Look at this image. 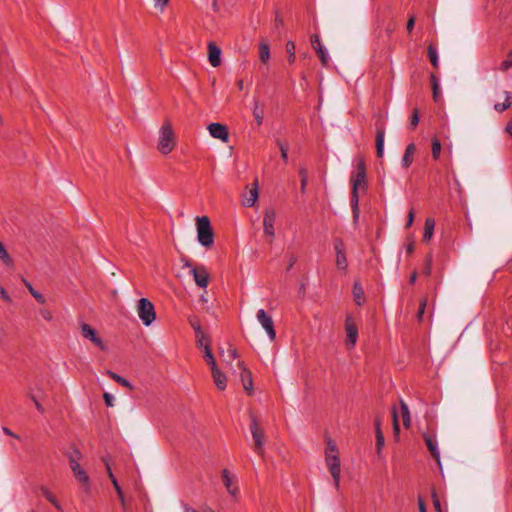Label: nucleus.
Listing matches in <instances>:
<instances>
[{
    "mask_svg": "<svg viewBox=\"0 0 512 512\" xmlns=\"http://www.w3.org/2000/svg\"><path fill=\"white\" fill-rule=\"evenodd\" d=\"M328 454L338 455L337 446H336V444L331 439H328V441H327L325 457H328Z\"/></svg>",
    "mask_w": 512,
    "mask_h": 512,
    "instance_id": "nucleus-45",
    "label": "nucleus"
},
{
    "mask_svg": "<svg viewBox=\"0 0 512 512\" xmlns=\"http://www.w3.org/2000/svg\"><path fill=\"white\" fill-rule=\"evenodd\" d=\"M237 366L239 367L241 373L240 378L243 385L244 390L249 394L252 395L253 393V380H252V374L250 370L246 368L243 361H238Z\"/></svg>",
    "mask_w": 512,
    "mask_h": 512,
    "instance_id": "nucleus-16",
    "label": "nucleus"
},
{
    "mask_svg": "<svg viewBox=\"0 0 512 512\" xmlns=\"http://www.w3.org/2000/svg\"><path fill=\"white\" fill-rule=\"evenodd\" d=\"M222 480L224 486L226 487L228 493L232 496H235L238 493V487L232 485V479L230 477V472L227 469L222 471Z\"/></svg>",
    "mask_w": 512,
    "mask_h": 512,
    "instance_id": "nucleus-22",
    "label": "nucleus"
},
{
    "mask_svg": "<svg viewBox=\"0 0 512 512\" xmlns=\"http://www.w3.org/2000/svg\"><path fill=\"white\" fill-rule=\"evenodd\" d=\"M137 313L145 326L151 325L156 319V311L153 303L147 298H141L137 304Z\"/></svg>",
    "mask_w": 512,
    "mask_h": 512,
    "instance_id": "nucleus-4",
    "label": "nucleus"
},
{
    "mask_svg": "<svg viewBox=\"0 0 512 512\" xmlns=\"http://www.w3.org/2000/svg\"><path fill=\"white\" fill-rule=\"evenodd\" d=\"M69 455H72L73 458L77 459V461H79L81 458V452L77 448H73L72 453H70Z\"/></svg>",
    "mask_w": 512,
    "mask_h": 512,
    "instance_id": "nucleus-61",
    "label": "nucleus"
},
{
    "mask_svg": "<svg viewBox=\"0 0 512 512\" xmlns=\"http://www.w3.org/2000/svg\"><path fill=\"white\" fill-rule=\"evenodd\" d=\"M505 132L512 136V120L507 123Z\"/></svg>",
    "mask_w": 512,
    "mask_h": 512,
    "instance_id": "nucleus-63",
    "label": "nucleus"
},
{
    "mask_svg": "<svg viewBox=\"0 0 512 512\" xmlns=\"http://www.w3.org/2000/svg\"><path fill=\"white\" fill-rule=\"evenodd\" d=\"M259 58L264 63L270 59V46L267 39H262L259 43Z\"/></svg>",
    "mask_w": 512,
    "mask_h": 512,
    "instance_id": "nucleus-24",
    "label": "nucleus"
},
{
    "mask_svg": "<svg viewBox=\"0 0 512 512\" xmlns=\"http://www.w3.org/2000/svg\"><path fill=\"white\" fill-rule=\"evenodd\" d=\"M419 123V110L415 108L410 117V125L414 129Z\"/></svg>",
    "mask_w": 512,
    "mask_h": 512,
    "instance_id": "nucleus-49",
    "label": "nucleus"
},
{
    "mask_svg": "<svg viewBox=\"0 0 512 512\" xmlns=\"http://www.w3.org/2000/svg\"><path fill=\"white\" fill-rule=\"evenodd\" d=\"M299 176H300V178H301V179H306V180H308V172H307L306 168L301 167V168L299 169Z\"/></svg>",
    "mask_w": 512,
    "mask_h": 512,
    "instance_id": "nucleus-60",
    "label": "nucleus"
},
{
    "mask_svg": "<svg viewBox=\"0 0 512 512\" xmlns=\"http://www.w3.org/2000/svg\"><path fill=\"white\" fill-rule=\"evenodd\" d=\"M250 431L254 440L253 449L258 455L262 456L264 454V429L260 426L257 418L253 415L251 416Z\"/></svg>",
    "mask_w": 512,
    "mask_h": 512,
    "instance_id": "nucleus-5",
    "label": "nucleus"
},
{
    "mask_svg": "<svg viewBox=\"0 0 512 512\" xmlns=\"http://www.w3.org/2000/svg\"><path fill=\"white\" fill-rule=\"evenodd\" d=\"M258 199V183L255 181L248 192V195H245L243 199V205L246 207L254 206L255 202Z\"/></svg>",
    "mask_w": 512,
    "mask_h": 512,
    "instance_id": "nucleus-21",
    "label": "nucleus"
},
{
    "mask_svg": "<svg viewBox=\"0 0 512 512\" xmlns=\"http://www.w3.org/2000/svg\"><path fill=\"white\" fill-rule=\"evenodd\" d=\"M400 407H401V416H402L403 425L406 428H408L410 426L409 408H408L407 404L404 401L400 402Z\"/></svg>",
    "mask_w": 512,
    "mask_h": 512,
    "instance_id": "nucleus-34",
    "label": "nucleus"
},
{
    "mask_svg": "<svg viewBox=\"0 0 512 512\" xmlns=\"http://www.w3.org/2000/svg\"><path fill=\"white\" fill-rule=\"evenodd\" d=\"M428 58H429L431 64H437L438 52H437V48L433 44H430L428 46Z\"/></svg>",
    "mask_w": 512,
    "mask_h": 512,
    "instance_id": "nucleus-41",
    "label": "nucleus"
},
{
    "mask_svg": "<svg viewBox=\"0 0 512 512\" xmlns=\"http://www.w3.org/2000/svg\"><path fill=\"white\" fill-rule=\"evenodd\" d=\"M430 80H431V87L433 92V100L435 102H438L440 99V87H439V81L434 72L430 73Z\"/></svg>",
    "mask_w": 512,
    "mask_h": 512,
    "instance_id": "nucleus-27",
    "label": "nucleus"
},
{
    "mask_svg": "<svg viewBox=\"0 0 512 512\" xmlns=\"http://www.w3.org/2000/svg\"><path fill=\"white\" fill-rule=\"evenodd\" d=\"M432 497H433V504H434V507L435 509L438 511V512H441V504H440V500L438 499L436 493H433L432 494Z\"/></svg>",
    "mask_w": 512,
    "mask_h": 512,
    "instance_id": "nucleus-56",
    "label": "nucleus"
},
{
    "mask_svg": "<svg viewBox=\"0 0 512 512\" xmlns=\"http://www.w3.org/2000/svg\"><path fill=\"white\" fill-rule=\"evenodd\" d=\"M511 99H512V93L506 92V100H505V102L495 104L494 105V109L497 112H499V113L504 112L505 110H507L511 106Z\"/></svg>",
    "mask_w": 512,
    "mask_h": 512,
    "instance_id": "nucleus-35",
    "label": "nucleus"
},
{
    "mask_svg": "<svg viewBox=\"0 0 512 512\" xmlns=\"http://www.w3.org/2000/svg\"><path fill=\"white\" fill-rule=\"evenodd\" d=\"M423 439L425 441V444H426L431 456L436 460L438 466L441 468L440 453H439V450L437 447L436 439L426 433L423 434Z\"/></svg>",
    "mask_w": 512,
    "mask_h": 512,
    "instance_id": "nucleus-17",
    "label": "nucleus"
},
{
    "mask_svg": "<svg viewBox=\"0 0 512 512\" xmlns=\"http://www.w3.org/2000/svg\"><path fill=\"white\" fill-rule=\"evenodd\" d=\"M334 250L336 253V267L339 270L346 271L348 267L346 248L341 238H336L334 240Z\"/></svg>",
    "mask_w": 512,
    "mask_h": 512,
    "instance_id": "nucleus-10",
    "label": "nucleus"
},
{
    "mask_svg": "<svg viewBox=\"0 0 512 512\" xmlns=\"http://www.w3.org/2000/svg\"><path fill=\"white\" fill-rule=\"evenodd\" d=\"M0 298H2L7 303H10L12 301L11 297L7 294L5 289L1 286H0Z\"/></svg>",
    "mask_w": 512,
    "mask_h": 512,
    "instance_id": "nucleus-53",
    "label": "nucleus"
},
{
    "mask_svg": "<svg viewBox=\"0 0 512 512\" xmlns=\"http://www.w3.org/2000/svg\"><path fill=\"white\" fill-rule=\"evenodd\" d=\"M103 399L107 407H112L114 405V397L110 393L105 392L103 394Z\"/></svg>",
    "mask_w": 512,
    "mask_h": 512,
    "instance_id": "nucleus-50",
    "label": "nucleus"
},
{
    "mask_svg": "<svg viewBox=\"0 0 512 512\" xmlns=\"http://www.w3.org/2000/svg\"><path fill=\"white\" fill-rule=\"evenodd\" d=\"M107 375L113 379L115 382H117L118 384H120L121 386H124V387H127L129 389H133V386L132 384L125 378H123L122 376L116 374L115 372L111 371V370H107Z\"/></svg>",
    "mask_w": 512,
    "mask_h": 512,
    "instance_id": "nucleus-30",
    "label": "nucleus"
},
{
    "mask_svg": "<svg viewBox=\"0 0 512 512\" xmlns=\"http://www.w3.org/2000/svg\"><path fill=\"white\" fill-rule=\"evenodd\" d=\"M184 267L190 268V272L193 275L194 281L199 287L206 288L208 286L210 275L204 265L194 266L189 260H186Z\"/></svg>",
    "mask_w": 512,
    "mask_h": 512,
    "instance_id": "nucleus-6",
    "label": "nucleus"
},
{
    "mask_svg": "<svg viewBox=\"0 0 512 512\" xmlns=\"http://www.w3.org/2000/svg\"><path fill=\"white\" fill-rule=\"evenodd\" d=\"M256 318L258 322L261 324V326L266 331L269 339L271 341H274L276 339V330L274 327V322L272 320V317L267 315L266 311L264 309H260L257 311Z\"/></svg>",
    "mask_w": 512,
    "mask_h": 512,
    "instance_id": "nucleus-8",
    "label": "nucleus"
},
{
    "mask_svg": "<svg viewBox=\"0 0 512 512\" xmlns=\"http://www.w3.org/2000/svg\"><path fill=\"white\" fill-rule=\"evenodd\" d=\"M30 398L32 399V401L34 402L35 404V407L36 409L40 412V413H44V408L43 406L41 405V403L33 396V395H30Z\"/></svg>",
    "mask_w": 512,
    "mask_h": 512,
    "instance_id": "nucleus-58",
    "label": "nucleus"
},
{
    "mask_svg": "<svg viewBox=\"0 0 512 512\" xmlns=\"http://www.w3.org/2000/svg\"><path fill=\"white\" fill-rule=\"evenodd\" d=\"M415 16L414 15H411L408 19V22H407V25H406V29H407V32L410 34L414 28V25H415Z\"/></svg>",
    "mask_w": 512,
    "mask_h": 512,
    "instance_id": "nucleus-51",
    "label": "nucleus"
},
{
    "mask_svg": "<svg viewBox=\"0 0 512 512\" xmlns=\"http://www.w3.org/2000/svg\"><path fill=\"white\" fill-rule=\"evenodd\" d=\"M351 206H352L353 220L356 222L359 219V215H360L359 196L351 197Z\"/></svg>",
    "mask_w": 512,
    "mask_h": 512,
    "instance_id": "nucleus-39",
    "label": "nucleus"
},
{
    "mask_svg": "<svg viewBox=\"0 0 512 512\" xmlns=\"http://www.w3.org/2000/svg\"><path fill=\"white\" fill-rule=\"evenodd\" d=\"M427 302H428V300H427V298H426V297H425V298H422V299L420 300L419 308H418V312H417V318H418V320H419V321H421V320H422V318H423V315H424V313H425V309H426Z\"/></svg>",
    "mask_w": 512,
    "mask_h": 512,
    "instance_id": "nucleus-46",
    "label": "nucleus"
},
{
    "mask_svg": "<svg viewBox=\"0 0 512 512\" xmlns=\"http://www.w3.org/2000/svg\"><path fill=\"white\" fill-rule=\"evenodd\" d=\"M207 129L213 138L219 139L225 143L229 141V130L226 125L221 123H211L208 125Z\"/></svg>",
    "mask_w": 512,
    "mask_h": 512,
    "instance_id": "nucleus-14",
    "label": "nucleus"
},
{
    "mask_svg": "<svg viewBox=\"0 0 512 512\" xmlns=\"http://www.w3.org/2000/svg\"><path fill=\"white\" fill-rule=\"evenodd\" d=\"M0 260L8 267L13 266V260L5 249L3 243L0 241Z\"/></svg>",
    "mask_w": 512,
    "mask_h": 512,
    "instance_id": "nucleus-36",
    "label": "nucleus"
},
{
    "mask_svg": "<svg viewBox=\"0 0 512 512\" xmlns=\"http://www.w3.org/2000/svg\"><path fill=\"white\" fill-rule=\"evenodd\" d=\"M376 426V448L377 452L379 453L382 447L384 446L385 438L380 428V420L376 419L375 422Z\"/></svg>",
    "mask_w": 512,
    "mask_h": 512,
    "instance_id": "nucleus-31",
    "label": "nucleus"
},
{
    "mask_svg": "<svg viewBox=\"0 0 512 512\" xmlns=\"http://www.w3.org/2000/svg\"><path fill=\"white\" fill-rule=\"evenodd\" d=\"M116 493H117V496L121 502V505L123 507V509H126V502H125V498H124V493L122 491V488L120 487L119 483L118 482H115V487H114Z\"/></svg>",
    "mask_w": 512,
    "mask_h": 512,
    "instance_id": "nucleus-47",
    "label": "nucleus"
},
{
    "mask_svg": "<svg viewBox=\"0 0 512 512\" xmlns=\"http://www.w3.org/2000/svg\"><path fill=\"white\" fill-rule=\"evenodd\" d=\"M204 358H205L207 364L211 367V369L217 367L216 360L212 354V350H211V346H210V339H207V342L205 343Z\"/></svg>",
    "mask_w": 512,
    "mask_h": 512,
    "instance_id": "nucleus-26",
    "label": "nucleus"
},
{
    "mask_svg": "<svg viewBox=\"0 0 512 512\" xmlns=\"http://www.w3.org/2000/svg\"><path fill=\"white\" fill-rule=\"evenodd\" d=\"M276 220V212L273 208H267L264 213L263 229L265 235L273 238L275 236L274 223Z\"/></svg>",
    "mask_w": 512,
    "mask_h": 512,
    "instance_id": "nucleus-15",
    "label": "nucleus"
},
{
    "mask_svg": "<svg viewBox=\"0 0 512 512\" xmlns=\"http://www.w3.org/2000/svg\"><path fill=\"white\" fill-rule=\"evenodd\" d=\"M214 382L219 390L226 388V376L218 369V367L211 369Z\"/></svg>",
    "mask_w": 512,
    "mask_h": 512,
    "instance_id": "nucleus-23",
    "label": "nucleus"
},
{
    "mask_svg": "<svg viewBox=\"0 0 512 512\" xmlns=\"http://www.w3.org/2000/svg\"><path fill=\"white\" fill-rule=\"evenodd\" d=\"M431 272H432V255H431V254H428V255L425 257L423 273H424L426 276H430V275H431Z\"/></svg>",
    "mask_w": 512,
    "mask_h": 512,
    "instance_id": "nucleus-43",
    "label": "nucleus"
},
{
    "mask_svg": "<svg viewBox=\"0 0 512 512\" xmlns=\"http://www.w3.org/2000/svg\"><path fill=\"white\" fill-rule=\"evenodd\" d=\"M415 152L416 145L414 143H410L406 146V149L401 160V165L404 169H408L412 165Z\"/></svg>",
    "mask_w": 512,
    "mask_h": 512,
    "instance_id": "nucleus-18",
    "label": "nucleus"
},
{
    "mask_svg": "<svg viewBox=\"0 0 512 512\" xmlns=\"http://www.w3.org/2000/svg\"><path fill=\"white\" fill-rule=\"evenodd\" d=\"M41 491L43 496L59 511H62V506L53 493L46 487H42Z\"/></svg>",
    "mask_w": 512,
    "mask_h": 512,
    "instance_id": "nucleus-29",
    "label": "nucleus"
},
{
    "mask_svg": "<svg viewBox=\"0 0 512 512\" xmlns=\"http://www.w3.org/2000/svg\"><path fill=\"white\" fill-rule=\"evenodd\" d=\"M207 339H209V337H207L203 331L200 332V334H196V344L199 348H204L205 349V343L207 342Z\"/></svg>",
    "mask_w": 512,
    "mask_h": 512,
    "instance_id": "nucleus-48",
    "label": "nucleus"
},
{
    "mask_svg": "<svg viewBox=\"0 0 512 512\" xmlns=\"http://www.w3.org/2000/svg\"><path fill=\"white\" fill-rule=\"evenodd\" d=\"M40 314L41 316L46 320V321H51L52 320V313L49 311V310H41L40 311Z\"/></svg>",
    "mask_w": 512,
    "mask_h": 512,
    "instance_id": "nucleus-57",
    "label": "nucleus"
},
{
    "mask_svg": "<svg viewBox=\"0 0 512 512\" xmlns=\"http://www.w3.org/2000/svg\"><path fill=\"white\" fill-rule=\"evenodd\" d=\"M345 328L347 333V340L351 346H354L358 338V329L350 317L346 319Z\"/></svg>",
    "mask_w": 512,
    "mask_h": 512,
    "instance_id": "nucleus-19",
    "label": "nucleus"
},
{
    "mask_svg": "<svg viewBox=\"0 0 512 512\" xmlns=\"http://www.w3.org/2000/svg\"><path fill=\"white\" fill-rule=\"evenodd\" d=\"M296 262H297V256H295L294 254L289 255L287 270H290L295 265Z\"/></svg>",
    "mask_w": 512,
    "mask_h": 512,
    "instance_id": "nucleus-54",
    "label": "nucleus"
},
{
    "mask_svg": "<svg viewBox=\"0 0 512 512\" xmlns=\"http://www.w3.org/2000/svg\"><path fill=\"white\" fill-rule=\"evenodd\" d=\"M227 353H228V355H227V356H228V358H230V359H233V360H234V359L238 358V352H237V350H236L234 347H232L231 345L229 346V348H228V350H227Z\"/></svg>",
    "mask_w": 512,
    "mask_h": 512,
    "instance_id": "nucleus-52",
    "label": "nucleus"
},
{
    "mask_svg": "<svg viewBox=\"0 0 512 512\" xmlns=\"http://www.w3.org/2000/svg\"><path fill=\"white\" fill-rule=\"evenodd\" d=\"M501 64H512V50L509 51L507 59H505Z\"/></svg>",
    "mask_w": 512,
    "mask_h": 512,
    "instance_id": "nucleus-64",
    "label": "nucleus"
},
{
    "mask_svg": "<svg viewBox=\"0 0 512 512\" xmlns=\"http://www.w3.org/2000/svg\"><path fill=\"white\" fill-rule=\"evenodd\" d=\"M81 334L85 339L90 340L93 344H95L100 350L106 351L107 347L105 346L102 339L98 336L97 331L87 323H81Z\"/></svg>",
    "mask_w": 512,
    "mask_h": 512,
    "instance_id": "nucleus-9",
    "label": "nucleus"
},
{
    "mask_svg": "<svg viewBox=\"0 0 512 512\" xmlns=\"http://www.w3.org/2000/svg\"><path fill=\"white\" fill-rule=\"evenodd\" d=\"M414 217H415L414 209H410V211L408 213L407 223H406V227L407 228L410 227L413 224Z\"/></svg>",
    "mask_w": 512,
    "mask_h": 512,
    "instance_id": "nucleus-55",
    "label": "nucleus"
},
{
    "mask_svg": "<svg viewBox=\"0 0 512 512\" xmlns=\"http://www.w3.org/2000/svg\"><path fill=\"white\" fill-rule=\"evenodd\" d=\"M176 145L175 133L170 120L166 119L160 130L158 139V150L161 154L167 155L173 151Z\"/></svg>",
    "mask_w": 512,
    "mask_h": 512,
    "instance_id": "nucleus-1",
    "label": "nucleus"
},
{
    "mask_svg": "<svg viewBox=\"0 0 512 512\" xmlns=\"http://www.w3.org/2000/svg\"><path fill=\"white\" fill-rule=\"evenodd\" d=\"M310 44L317 54L321 64H327L329 61L328 51L326 47L321 43L318 34H312L310 36Z\"/></svg>",
    "mask_w": 512,
    "mask_h": 512,
    "instance_id": "nucleus-12",
    "label": "nucleus"
},
{
    "mask_svg": "<svg viewBox=\"0 0 512 512\" xmlns=\"http://www.w3.org/2000/svg\"><path fill=\"white\" fill-rule=\"evenodd\" d=\"M2 431H3L6 435H8V436H11V437L16 438V439H18V438H19V436H18L17 434H15L14 432H12V431H11L9 428H7V427H2Z\"/></svg>",
    "mask_w": 512,
    "mask_h": 512,
    "instance_id": "nucleus-59",
    "label": "nucleus"
},
{
    "mask_svg": "<svg viewBox=\"0 0 512 512\" xmlns=\"http://www.w3.org/2000/svg\"><path fill=\"white\" fill-rule=\"evenodd\" d=\"M286 52L288 54V62L293 64L297 61L296 56V45L293 41H288L286 43Z\"/></svg>",
    "mask_w": 512,
    "mask_h": 512,
    "instance_id": "nucleus-32",
    "label": "nucleus"
},
{
    "mask_svg": "<svg viewBox=\"0 0 512 512\" xmlns=\"http://www.w3.org/2000/svg\"><path fill=\"white\" fill-rule=\"evenodd\" d=\"M188 321L193 330L195 331V334H200V332L203 331L200 324V319L197 316H189Z\"/></svg>",
    "mask_w": 512,
    "mask_h": 512,
    "instance_id": "nucleus-40",
    "label": "nucleus"
},
{
    "mask_svg": "<svg viewBox=\"0 0 512 512\" xmlns=\"http://www.w3.org/2000/svg\"><path fill=\"white\" fill-rule=\"evenodd\" d=\"M24 283H25V286L27 287V289L29 290V292L31 293V295L35 298V300L40 303V304H44L46 302V299L45 297L39 293L38 291H36L33 286L30 284V282L26 281V280H23Z\"/></svg>",
    "mask_w": 512,
    "mask_h": 512,
    "instance_id": "nucleus-37",
    "label": "nucleus"
},
{
    "mask_svg": "<svg viewBox=\"0 0 512 512\" xmlns=\"http://www.w3.org/2000/svg\"><path fill=\"white\" fill-rule=\"evenodd\" d=\"M441 142L438 138L432 139V157L434 160H437L441 154Z\"/></svg>",
    "mask_w": 512,
    "mask_h": 512,
    "instance_id": "nucleus-38",
    "label": "nucleus"
},
{
    "mask_svg": "<svg viewBox=\"0 0 512 512\" xmlns=\"http://www.w3.org/2000/svg\"><path fill=\"white\" fill-rule=\"evenodd\" d=\"M353 295H354V300H355L356 304L362 305L365 300L364 290H363L361 284L358 282H355L353 285Z\"/></svg>",
    "mask_w": 512,
    "mask_h": 512,
    "instance_id": "nucleus-28",
    "label": "nucleus"
},
{
    "mask_svg": "<svg viewBox=\"0 0 512 512\" xmlns=\"http://www.w3.org/2000/svg\"><path fill=\"white\" fill-rule=\"evenodd\" d=\"M434 228H435V220L432 218H427L425 221L423 241H429L432 238Z\"/></svg>",
    "mask_w": 512,
    "mask_h": 512,
    "instance_id": "nucleus-25",
    "label": "nucleus"
},
{
    "mask_svg": "<svg viewBox=\"0 0 512 512\" xmlns=\"http://www.w3.org/2000/svg\"><path fill=\"white\" fill-rule=\"evenodd\" d=\"M253 116H254L257 124L261 125L263 123V119H264V106L259 105V103L256 102L254 109H253Z\"/></svg>",
    "mask_w": 512,
    "mask_h": 512,
    "instance_id": "nucleus-33",
    "label": "nucleus"
},
{
    "mask_svg": "<svg viewBox=\"0 0 512 512\" xmlns=\"http://www.w3.org/2000/svg\"><path fill=\"white\" fill-rule=\"evenodd\" d=\"M392 416H393V432H394V436L396 438H398L399 437V433H400V426H399L398 415H397V411H396L395 407H393V409H392Z\"/></svg>",
    "mask_w": 512,
    "mask_h": 512,
    "instance_id": "nucleus-42",
    "label": "nucleus"
},
{
    "mask_svg": "<svg viewBox=\"0 0 512 512\" xmlns=\"http://www.w3.org/2000/svg\"><path fill=\"white\" fill-rule=\"evenodd\" d=\"M277 145L281 151V157L283 161L286 163L288 161V144L277 140Z\"/></svg>",
    "mask_w": 512,
    "mask_h": 512,
    "instance_id": "nucleus-44",
    "label": "nucleus"
},
{
    "mask_svg": "<svg viewBox=\"0 0 512 512\" xmlns=\"http://www.w3.org/2000/svg\"><path fill=\"white\" fill-rule=\"evenodd\" d=\"M352 191L351 197L359 196L360 189L366 190L368 187L366 164L363 158H360L356 165V173L351 177Z\"/></svg>",
    "mask_w": 512,
    "mask_h": 512,
    "instance_id": "nucleus-3",
    "label": "nucleus"
},
{
    "mask_svg": "<svg viewBox=\"0 0 512 512\" xmlns=\"http://www.w3.org/2000/svg\"><path fill=\"white\" fill-rule=\"evenodd\" d=\"M196 228L198 242L202 246L210 248L214 243V232L209 217L197 216Z\"/></svg>",
    "mask_w": 512,
    "mask_h": 512,
    "instance_id": "nucleus-2",
    "label": "nucleus"
},
{
    "mask_svg": "<svg viewBox=\"0 0 512 512\" xmlns=\"http://www.w3.org/2000/svg\"><path fill=\"white\" fill-rule=\"evenodd\" d=\"M376 127V155L378 158H382L384 155V141H385V123L382 121H377L375 124Z\"/></svg>",
    "mask_w": 512,
    "mask_h": 512,
    "instance_id": "nucleus-13",
    "label": "nucleus"
},
{
    "mask_svg": "<svg viewBox=\"0 0 512 512\" xmlns=\"http://www.w3.org/2000/svg\"><path fill=\"white\" fill-rule=\"evenodd\" d=\"M418 505L420 512H427L425 503L421 498L418 499Z\"/></svg>",
    "mask_w": 512,
    "mask_h": 512,
    "instance_id": "nucleus-62",
    "label": "nucleus"
},
{
    "mask_svg": "<svg viewBox=\"0 0 512 512\" xmlns=\"http://www.w3.org/2000/svg\"><path fill=\"white\" fill-rule=\"evenodd\" d=\"M208 60L210 64H220L221 62V49L214 42L208 44Z\"/></svg>",
    "mask_w": 512,
    "mask_h": 512,
    "instance_id": "nucleus-20",
    "label": "nucleus"
},
{
    "mask_svg": "<svg viewBox=\"0 0 512 512\" xmlns=\"http://www.w3.org/2000/svg\"><path fill=\"white\" fill-rule=\"evenodd\" d=\"M326 464L329 468L331 476L334 481V485L336 488L339 487L340 483V475H341V467H340V459L338 455L328 454V457H325Z\"/></svg>",
    "mask_w": 512,
    "mask_h": 512,
    "instance_id": "nucleus-11",
    "label": "nucleus"
},
{
    "mask_svg": "<svg viewBox=\"0 0 512 512\" xmlns=\"http://www.w3.org/2000/svg\"><path fill=\"white\" fill-rule=\"evenodd\" d=\"M70 468L75 478L83 485L84 489L88 492L90 490V478L86 471L81 467L76 458L68 455Z\"/></svg>",
    "mask_w": 512,
    "mask_h": 512,
    "instance_id": "nucleus-7",
    "label": "nucleus"
}]
</instances>
